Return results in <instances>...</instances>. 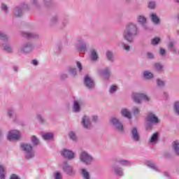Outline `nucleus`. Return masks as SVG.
<instances>
[{
  "label": "nucleus",
  "mask_w": 179,
  "mask_h": 179,
  "mask_svg": "<svg viewBox=\"0 0 179 179\" xmlns=\"http://www.w3.org/2000/svg\"><path fill=\"white\" fill-rule=\"evenodd\" d=\"M76 65H77V68H78L79 69V72H82V69H83V67L82 66V64H80V62H77Z\"/></svg>",
  "instance_id": "48"
},
{
  "label": "nucleus",
  "mask_w": 179,
  "mask_h": 179,
  "mask_svg": "<svg viewBox=\"0 0 179 179\" xmlns=\"http://www.w3.org/2000/svg\"><path fill=\"white\" fill-rule=\"evenodd\" d=\"M31 64H33V65L36 66V65L38 64V62H37V60H33V61L31 62Z\"/></svg>",
  "instance_id": "56"
},
{
  "label": "nucleus",
  "mask_w": 179,
  "mask_h": 179,
  "mask_svg": "<svg viewBox=\"0 0 179 179\" xmlns=\"http://www.w3.org/2000/svg\"><path fill=\"white\" fill-rule=\"evenodd\" d=\"M20 138H22V134L19 130H10L7 134V139L10 141H18Z\"/></svg>",
  "instance_id": "5"
},
{
  "label": "nucleus",
  "mask_w": 179,
  "mask_h": 179,
  "mask_svg": "<svg viewBox=\"0 0 179 179\" xmlns=\"http://www.w3.org/2000/svg\"><path fill=\"white\" fill-rule=\"evenodd\" d=\"M175 2H177V3H179V0H175Z\"/></svg>",
  "instance_id": "62"
},
{
  "label": "nucleus",
  "mask_w": 179,
  "mask_h": 179,
  "mask_svg": "<svg viewBox=\"0 0 179 179\" xmlns=\"http://www.w3.org/2000/svg\"><path fill=\"white\" fill-rule=\"evenodd\" d=\"M155 69L156 71H158V72H162V71H163V66L162 64H156Z\"/></svg>",
  "instance_id": "43"
},
{
  "label": "nucleus",
  "mask_w": 179,
  "mask_h": 179,
  "mask_svg": "<svg viewBox=\"0 0 179 179\" xmlns=\"http://www.w3.org/2000/svg\"><path fill=\"white\" fill-rule=\"evenodd\" d=\"M143 76L145 79H147L148 80H150V79H153L154 78L153 73H150V71H144Z\"/></svg>",
  "instance_id": "27"
},
{
  "label": "nucleus",
  "mask_w": 179,
  "mask_h": 179,
  "mask_svg": "<svg viewBox=\"0 0 179 179\" xmlns=\"http://www.w3.org/2000/svg\"><path fill=\"white\" fill-rule=\"evenodd\" d=\"M1 47L4 50V51H6V52H13V49L8 43H3Z\"/></svg>",
  "instance_id": "24"
},
{
  "label": "nucleus",
  "mask_w": 179,
  "mask_h": 179,
  "mask_svg": "<svg viewBox=\"0 0 179 179\" xmlns=\"http://www.w3.org/2000/svg\"><path fill=\"white\" fill-rule=\"evenodd\" d=\"M150 19L155 24H159L160 23V18H159V16L156 13H151Z\"/></svg>",
  "instance_id": "21"
},
{
  "label": "nucleus",
  "mask_w": 179,
  "mask_h": 179,
  "mask_svg": "<svg viewBox=\"0 0 179 179\" xmlns=\"http://www.w3.org/2000/svg\"><path fill=\"white\" fill-rule=\"evenodd\" d=\"M13 70H14L15 72H17V70H18V69H17V67H14V68H13Z\"/></svg>",
  "instance_id": "60"
},
{
  "label": "nucleus",
  "mask_w": 179,
  "mask_h": 179,
  "mask_svg": "<svg viewBox=\"0 0 179 179\" xmlns=\"http://www.w3.org/2000/svg\"><path fill=\"white\" fill-rule=\"evenodd\" d=\"M117 163H120V166H129L131 162L127 160H119Z\"/></svg>",
  "instance_id": "36"
},
{
  "label": "nucleus",
  "mask_w": 179,
  "mask_h": 179,
  "mask_svg": "<svg viewBox=\"0 0 179 179\" xmlns=\"http://www.w3.org/2000/svg\"><path fill=\"white\" fill-rule=\"evenodd\" d=\"M55 179H62V173L61 172L57 171L54 173Z\"/></svg>",
  "instance_id": "38"
},
{
  "label": "nucleus",
  "mask_w": 179,
  "mask_h": 179,
  "mask_svg": "<svg viewBox=\"0 0 179 179\" xmlns=\"http://www.w3.org/2000/svg\"><path fill=\"white\" fill-rule=\"evenodd\" d=\"M147 120L150 124H159L160 122L159 117H157L153 113H148Z\"/></svg>",
  "instance_id": "10"
},
{
  "label": "nucleus",
  "mask_w": 179,
  "mask_h": 179,
  "mask_svg": "<svg viewBox=\"0 0 179 179\" xmlns=\"http://www.w3.org/2000/svg\"><path fill=\"white\" fill-rule=\"evenodd\" d=\"M142 26H143V29L145 31H149V30H150V28H149V26L148 24H144Z\"/></svg>",
  "instance_id": "49"
},
{
  "label": "nucleus",
  "mask_w": 179,
  "mask_h": 179,
  "mask_svg": "<svg viewBox=\"0 0 179 179\" xmlns=\"http://www.w3.org/2000/svg\"><path fill=\"white\" fill-rule=\"evenodd\" d=\"M159 43H160V38H158V37H155V38H152L151 41V44L152 45H157V44H159Z\"/></svg>",
  "instance_id": "33"
},
{
  "label": "nucleus",
  "mask_w": 179,
  "mask_h": 179,
  "mask_svg": "<svg viewBox=\"0 0 179 179\" xmlns=\"http://www.w3.org/2000/svg\"><path fill=\"white\" fill-rule=\"evenodd\" d=\"M159 54L162 57H164V55H166V50L164 49H161L159 51Z\"/></svg>",
  "instance_id": "52"
},
{
  "label": "nucleus",
  "mask_w": 179,
  "mask_h": 179,
  "mask_svg": "<svg viewBox=\"0 0 179 179\" xmlns=\"http://www.w3.org/2000/svg\"><path fill=\"white\" fill-rule=\"evenodd\" d=\"M31 141L33 145H38V143H40V141H38V138H37L36 136H32L31 137Z\"/></svg>",
  "instance_id": "35"
},
{
  "label": "nucleus",
  "mask_w": 179,
  "mask_h": 179,
  "mask_svg": "<svg viewBox=\"0 0 179 179\" xmlns=\"http://www.w3.org/2000/svg\"><path fill=\"white\" fill-rule=\"evenodd\" d=\"M148 8L150 9H155L156 8V3L155 1H150L148 3Z\"/></svg>",
  "instance_id": "42"
},
{
  "label": "nucleus",
  "mask_w": 179,
  "mask_h": 179,
  "mask_svg": "<svg viewBox=\"0 0 179 179\" xmlns=\"http://www.w3.org/2000/svg\"><path fill=\"white\" fill-rule=\"evenodd\" d=\"M21 149L24 152L25 158L27 159V160L33 159L34 157V151L33 150V147L31 145L27 143H22Z\"/></svg>",
  "instance_id": "3"
},
{
  "label": "nucleus",
  "mask_w": 179,
  "mask_h": 179,
  "mask_svg": "<svg viewBox=\"0 0 179 179\" xmlns=\"http://www.w3.org/2000/svg\"><path fill=\"white\" fill-rule=\"evenodd\" d=\"M79 159L82 163L86 164L87 166L90 165L94 162V159L91 156L87 151H81L79 155Z\"/></svg>",
  "instance_id": "4"
},
{
  "label": "nucleus",
  "mask_w": 179,
  "mask_h": 179,
  "mask_svg": "<svg viewBox=\"0 0 179 179\" xmlns=\"http://www.w3.org/2000/svg\"><path fill=\"white\" fill-rule=\"evenodd\" d=\"M106 57L108 58V59H109V61H113V52L110 51H107L106 52Z\"/></svg>",
  "instance_id": "41"
},
{
  "label": "nucleus",
  "mask_w": 179,
  "mask_h": 179,
  "mask_svg": "<svg viewBox=\"0 0 179 179\" xmlns=\"http://www.w3.org/2000/svg\"><path fill=\"white\" fill-rule=\"evenodd\" d=\"M24 8V6L15 8V9L14 10V15L16 17H20V16H22V15H23V8Z\"/></svg>",
  "instance_id": "19"
},
{
  "label": "nucleus",
  "mask_w": 179,
  "mask_h": 179,
  "mask_svg": "<svg viewBox=\"0 0 179 179\" xmlns=\"http://www.w3.org/2000/svg\"><path fill=\"white\" fill-rule=\"evenodd\" d=\"M138 33V27L134 23H129L126 25L123 33V38L127 40L128 43L134 41V36H136Z\"/></svg>",
  "instance_id": "1"
},
{
  "label": "nucleus",
  "mask_w": 179,
  "mask_h": 179,
  "mask_svg": "<svg viewBox=\"0 0 179 179\" xmlns=\"http://www.w3.org/2000/svg\"><path fill=\"white\" fill-rule=\"evenodd\" d=\"M84 82L88 89H93V87H94V81L90 76H85Z\"/></svg>",
  "instance_id": "11"
},
{
  "label": "nucleus",
  "mask_w": 179,
  "mask_h": 179,
  "mask_svg": "<svg viewBox=\"0 0 179 179\" xmlns=\"http://www.w3.org/2000/svg\"><path fill=\"white\" fill-rule=\"evenodd\" d=\"M111 172L113 173V174L118 176L119 177H122L124 176V169L119 166H112Z\"/></svg>",
  "instance_id": "12"
},
{
  "label": "nucleus",
  "mask_w": 179,
  "mask_h": 179,
  "mask_svg": "<svg viewBox=\"0 0 179 179\" xmlns=\"http://www.w3.org/2000/svg\"><path fill=\"white\" fill-rule=\"evenodd\" d=\"M138 22L143 26V24H146V17L143 15H138Z\"/></svg>",
  "instance_id": "29"
},
{
  "label": "nucleus",
  "mask_w": 179,
  "mask_h": 179,
  "mask_svg": "<svg viewBox=\"0 0 179 179\" xmlns=\"http://www.w3.org/2000/svg\"><path fill=\"white\" fill-rule=\"evenodd\" d=\"M172 149L173 152L179 156V141H175L172 143Z\"/></svg>",
  "instance_id": "20"
},
{
  "label": "nucleus",
  "mask_w": 179,
  "mask_h": 179,
  "mask_svg": "<svg viewBox=\"0 0 179 179\" xmlns=\"http://www.w3.org/2000/svg\"><path fill=\"white\" fill-rule=\"evenodd\" d=\"M31 3L33 5H36V3H37V0H31Z\"/></svg>",
  "instance_id": "57"
},
{
  "label": "nucleus",
  "mask_w": 179,
  "mask_h": 179,
  "mask_svg": "<svg viewBox=\"0 0 179 179\" xmlns=\"http://www.w3.org/2000/svg\"><path fill=\"white\" fill-rule=\"evenodd\" d=\"M90 59L92 61H97L99 56L97 55V52L95 50H92L90 51Z\"/></svg>",
  "instance_id": "23"
},
{
  "label": "nucleus",
  "mask_w": 179,
  "mask_h": 179,
  "mask_svg": "<svg viewBox=\"0 0 179 179\" xmlns=\"http://www.w3.org/2000/svg\"><path fill=\"white\" fill-rule=\"evenodd\" d=\"M69 136V138L72 139V141H76V134H75V132L71 131Z\"/></svg>",
  "instance_id": "45"
},
{
  "label": "nucleus",
  "mask_w": 179,
  "mask_h": 179,
  "mask_svg": "<svg viewBox=\"0 0 179 179\" xmlns=\"http://www.w3.org/2000/svg\"><path fill=\"white\" fill-rule=\"evenodd\" d=\"M52 22H55L54 20H52Z\"/></svg>",
  "instance_id": "63"
},
{
  "label": "nucleus",
  "mask_w": 179,
  "mask_h": 179,
  "mask_svg": "<svg viewBox=\"0 0 179 179\" xmlns=\"http://www.w3.org/2000/svg\"><path fill=\"white\" fill-rule=\"evenodd\" d=\"M158 140H159V133H155L151 136L148 143L149 145L152 143H157Z\"/></svg>",
  "instance_id": "18"
},
{
  "label": "nucleus",
  "mask_w": 179,
  "mask_h": 179,
  "mask_svg": "<svg viewBox=\"0 0 179 179\" xmlns=\"http://www.w3.org/2000/svg\"><path fill=\"white\" fill-rule=\"evenodd\" d=\"M36 120L40 122L41 124H43L44 122V117L41 116V115H36Z\"/></svg>",
  "instance_id": "46"
},
{
  "label": "nucleus",
  "mask_w": 179,
  "mask_h": 179,
  "mask_svg": "<svg viewBox=\"0 0 179 179\" xmlns=\"http://www.w3.org/2000/svg\"><path fill=\"white\" fill-rule=\"evenodd\" d=\"M23 36L27 37V38H33L36 37L33 34H31V33H29V32H24Z\"/></svg>",
  "instance_id": "40"
},
{
  "label": "nucleus",
  "mask_w": 179,
  "mask_h": 179,
  "mask_svg": "<svg viewBox=\"0 0 179 179\" xmlns=\"http://www.w3.org/2000/svg\"><path fill=\"white\" fill-rule=\"evenodd\" d=\"M169 48H173V43L171 42V43H169Z\"/></svg>",
  "instance_id": "58"
},
{
  "label": "nucleus",
  "mask_w": 179,
  "mask_h": 179,
  "mask_svg": "<svg viewBox=\"0 0 179 179\" xmlns=\"http://www.w3.org/2000/svg\"><path fill=\"white\" fill-rule=\"evenodd\" d=\"M131 135L134 141L138 142L140 139L139 133L138 132V129L134 127L131 130Z\"/></svg>",
  "instance_id": "17"
},
{
  "label": "nucleus",
  "mask_w": 179,
  "mask_h": 179,
  "mask_svg": "<svg viewBox=\"0 0 179 179\" xmlns=\"http://www.w3.org/2000/svg\"><path fill=\"white\" fill-rule=\"evenodd\" d=\"M110 73H111L110 69H106L105 70L99 72V75H101V76H103L104 78H108V76H110Z\"/></svg>",
  "instance_id": "25"
},
{
  "label": "nucleus",
  "mask_w": 179,
  "mask_h": 179,
  "mask_svg": "<svg viewBox=\"0 0 179 179\" xmlns=\"http://www.w3.org/2000/svg\"><path fill=\"white\" fill-rule=\"evenodd\" d=\"M81 177L83 179H90V173L86 169H81Z\"/></svg>",
  "instance_id": "22"
},
{
  "label": "nucleus",
  "mask_w": 179,
  "mask_h": 179,
  "mask_svg": "<svg viewBox=\"0 0 179 179\" xmlns=\"http://www.w3.org/2000/svg\"><path fill=\"white\" fill-rule=\"evenodd\" d=\"M93 121H97V116L93 117Z\"/></svg>",
  "instance_id": "59"
},
{
  "label": "nucleus",
  "mask_w": 179,
  "mask_h": 179,
  "mask_svg": "<svg viewBox=\"0 0 179 179\" xmlns=\"http://www.w3.org/2000/svg\"><path fill=\"white\" fill-rule=\"evenodd\" d=\"M110 124H112V125H113L115 130L118 131V132L124 131V126L122 125L121 122H120V120L117 119V117H111L110 120Z\"/></svg>",
  "instance_id": "6"
},
{
  "label": "nucleus",
  "mask_w": 179,
  "mask_h": 179,
  "mask_svg": "<svg viewBox=\"0 0 179 179\" xmlns=\"http://www.w3.org/2000/svg\"><path fill=\"white\" fill-rule=\"evenodd\" d=\"M10 179H20V178H19L17 175L13 174L10 177Z\"/></svg>",
  "instance_id": "54"
},
{
  "label": "nucleus",
  "mask_w": 179,
  "mask_h": 179,
  "mask_svg": "<svg viewBox=\"0 0 179 179\" xmlns=\"http://www.w3.org/2000/svg\"><path fill=\"white\" fill-rule=\"evenodd\" d=\"M1 9H2V10H4V12H7L8 6H6V5H5V4H2L1 5Z\"/></svg>",
  "instance_id": "53"
},
{
  "label": "nucleus",
  "mask_w": 179,
  "mask_h": 179,
  "mask_svg": "<svg viewBox=\"0 0 179 179\" xmlns=\"http://www.w3.org/2000/svg\"><path fill=\"white\" fill-rule=\"evenodd\" d=\"M145 164L150 167V169H152V170H154L155 171H157L158 169L157 166H156V165H155V163H153V162L152 161H147Z\"/></svg>",
  "instance_id": "26"
},
{
  "label": "nucleus",
  "mask_w": 179,
  "mask_h": 179,
  "mask_svg": "<svg viewBox=\"0 0 179 179\" xmlns=\"http://www.w3.org/2000/svg\"><path fill=\"white\" fill-rule=\"evenodd\" d=\"M147 55H148V58H150V59H152L154 58V55H152V53L148 52Z\"/></svg>",
  "instance_id": "55"
},
{
  "label": "nucleus",
  "mask_w": 179,
  "mask_h": 179,
  "mask_svg": "<svg viewBox=\"0 0 179 179\" xmlns=\"http://www.w3.org/2000/svg\"><path fill=\"white\" fill-rule=\"evenodd\" d=\"M131 98L133 101L137 104H141V103H143V101H150V98L148 95L138 92H133Z\"/></svg>",
  "instance_id": "2"
},
{
  "label": "nucleus",
  "mask_w": 179,
  "mask_h": 179,
  "mask_svg": "<svg viewBox=\"0 0 179 179\" xmlns=\"http://www.w3.org/2000/svg\"><path fill=\"white\" fill-rule=\"evenodd\" d=\"M82 125H83L84 128L89 129L92 125V122H90V118L89 116H84L82 118L81 121Z\"/></svg>",
  "instance_id": "14"
},
{
  "label": "nucleus",
  "mask_w": 179,
  "mask_h": 179,
  "mask_svg": "<svg viewBox=\"0 0 179 179\" xmlns=\"http://www.w3.org/2000/svg\"><path fill=\"white\" fill-rule=\"evenodd\" d=\"M80 106H82V101L75 100L73 105V112L79 113L80 111Z\"/></svg>",
  "instance_id": "15"
},
{
  "label": "nucleus",
  "mask_w": 179,
  "mask_h": 179,
  "mask_svg": "<svg viewBox=\"0 0 179 179\" xmlns=\"http://www.w3.org/2000/svg\"><path fill=\"white\" fill-rule=\"evenodd\" d=\"M119 45H120V47H122L124 48V50H125L126 51H129V50H130L129 45H125V43H120Z\"/></svg>",
  "instance_id": "37"
},
{
  "label": "nucleus",
  "mask_w": 179,
  "mask_h": 179,
  "mask_svg": "<svg viewBox=\"0 0 179 179\" xmlns=\"http://www.w3.org/2000/svg\"><path fill=\"white\" fill-rule=\"evenodd\" d=\"M141 113V110L138 108H134L133 110V113L134 114H139Z\"/></svg>",
  "instance_id": "51"
},
{
  "label": "nucleus",
  "mask_w": 179,
  "mask_h": 179,
  "mask_svg": "<svg viewBox=\"0 0 179 179\" xmlns=\"http://www.w3.org/2000/svg\"><path fill=\"white\" fill-rule=\"evenodd\" d=\"M117 89H118V87H117V85H113L109 88V93L110 94H113V93H115L117 92Z\"/></svg>",
  "instance_id": "31"
},
{
  "label": "nucleus",
  "mask_w": 179,
  "mask_h": 179,
  "mask_svg": "<svg viewBox=\"0 0 179 179\" xmlns=\"http://www.w3.org/2000/svg\"><path fill=\"white\" fill-rule=\"evenodd\" d=\"M157 86H159V87H163L165 85L164 81H162V80H157Z\"/></svg>",
  "instance_id": "47"
},
{
  "label": "nucleus",
  "mask_w": 179,
  "mask_h": 179,
  "mask_svg": "<svg viewBox=\"0 0 179 179\" xmlns=\"http://www.w3.org/2000/svg\"><path fill=\"white\" fill-rule=\"evenodd\" d=\"M120 113L122 117H125V118H128V120H131V118H132V115L131 114V111H129L128 108H122Z\"/></svg>",
  "instance_id": "16"
},
{
  "label": "nucleus",
  "mask_w": 179,
  "mask_h": 179,
  "mask_svg": "<svg viewBox=\"0 0 179 179\" xmlns=\"http://www.w3.org/2000/svg\"><path fill=\"white\" fill-rule=\"evenodd\" d=\"M62 156L64 157V159H67V160H72V159H75V152L72 150L64 148L60 152Z\"/></svg>",
  "instance_id": "7"
},
{
  "label": "nucleus",
  "mask_w": 179,
  "mask_h": 179,
  "mask_svg": "<svg viewBox=\"0 0 179 179\" xmlns=\"http://www.w3.org/2000/svg\"><path fill=\"white\" fill-rule=\"evenodd\" d=\"M165 176H166V177H169V173L165 172Z\"/></svg>",
  "instance_id": "61"
},
{
  "label": "nucleus",
  "mask_w": 179,
  "mask_h": 179,
  "mask_svg": "<svg viewBox=\"0 0 179 179\" xmlns=\"http://www.w3.org/2000/svg\"><path fill=\"white\" fill-rule=\"evenodd\" d=\"M0 38L2 41H8V36L2 32H0Z\"/></svg>",
  "instance_id": "39"
},
{
  "label": "nucleus",
  "mask_w": 179,
  "mask_h": 179,
  "mask_svg": "<svg viewBox=\"0 0 179 179\" xmlns=\"http://www.w3.org/2000/svg\"><path fill=\"white\" fill-rule=\"evenodd\" d=\"M77 47L80 51H86L87 45L83 39L80 38L77 41Z\"/></svg>",
  "instance_id": "13"
},
{
  "label": "nucleus",
  "mask_w": 179,
  "mask_h": 179,
  "mask_svg": "<svg viewBox=\"0 0 179 179\" xmlns=\"http://www.w3.org/2000/svg\"><path fill=\"white\" fill-rule=\"evenodd\" d=\"M173 109L175 114H176V115H179V101L174 102Z\"/></svg>",
  "instance_id": "28"
},
{
  "label": "nucleus",
  "mask_w": 179,
  "mask_h": 179,
  "mask_svg": "<svg viewBox=\"0 0 179 179\" xmlns=\"http://www.w3.org/2000/svg\"><path fill=\"white\" fill-rule=\"evenodd\" d=\"M0 179H5V168L0 166Z\"/></svg>",
  "instance_id": "32"
},
{
  "label": "nucleus",
  "mask_w": 179,
  "mask_h": 179,
  "mask_svg": "<svg viewBox=\"0 0 179 179\" xmlns=\"http://www.w3.org/2000/svg\"><path fill=\"white\" fill-rule=\"evenodd\" d=\"M42 136L45 141H50L54 138V134L52 133H45Z\"/></svg>",
  "instance_id": "30"
},
{
  "label": "nucleus",
  "mask_w": 179,
  "mask_h": 179,
  "mask_svg": "<svg viewBox=\"0 0 179 179\" xmlns=\"http://www.w3.org/2000/svg\"><path fill=\"white\" fill-rule=\"evenodd\" d=\"M15 113V110L13 109H8L7 111V115L12 118L13 117V113Z\"/></svg>",
  "instance_id": "44"
},
{
  "label": "nucleus",
  "mask_w": 179,
  "mask_h": 179,
  "mask_svg": "<svg viewBox=\"0 0 179 179\" xmlns=\"http://www.w3.org/2000/svg\"><path fill=\"white\" fill-rule=\"evenodd\" d=\"M62 170L67 176H75V170L66 162L63 163Z\"/></svg>",
  "instance_id": "8"
},
{
  "label": "nucleus",
  "mask_w": 179,
  "mask_h": 179,
  "mask_svg": "<svg viewBox=\"0 0 179 179\" xmlns=\"http://www.w3.org/2000/svg\"><path fill=\"white\" fill-rule=\"evenodd\" d=\"M68 72L71 76H76V70L75 69V68H69Z\"/></svg>",
  "instance_id": "34"
},
{
  "label": "nucleus",
  "mask_w": 179,
  "mask_h": 179,
  "mask_svg": "<svg viewBox=\"0 0 179 179\" xmlns=\"http://www.w3.org/2000/svg\"><path fill=\"white\" fill-rule=\"evenodd\" d=\"M66 78H68V74L66 73H62L60 75V79L62 80H64V79H66Z\"/></svg>",
  "instance_id": "50"
},
{
  "label": "nucleus",
  "mask_w": 179,
  "mask_h": 179,
  "mask_svg": "<svg viewBox=\"0 0 179 179\" xmlns=\"http://www.w3.org/2000/svg\"><path fill=\"white\" fill-rule=\"evenodd\" d=\"M33 50H34V45L31 43H25L22 46L20 51L22 54H30Z\"/></svg>",
  "instance_id": "9"
}]
</instances>
